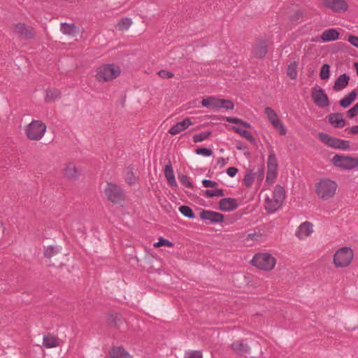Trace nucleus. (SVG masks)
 <instances>
[{
	"mask_svg": "<svg viewBox=\"0 0 358 358\" xmlns=\"http://www.w3.org/2000/svg\"><path fill=\"white\" fill-rule=\"evenodd\" d=\"M315 187L318 197L326 201L334 196L337 184L330 179L322 178L315 184Z\"/></svg>",
	"mask_w": 358,
	"mask_h": 358,
	"instance_id": "obj_1",
	"label": "nucleus"
},
{
	"mask_svg": "<svg viewBox=\"0 0 358 358\" xmlns=\"http://www.w3.org/2000/svg\"><path fill=\"white\" fill-rule=\"evenodd\" d=\"M354 257L352 250L348 247L339 248L334 255L333 262L338 268H345L349 266Z\"/></svg>",
	"mask_w": 358,
	"mask_h": 358,
	"instance_id": "obj_2",
	"label": "nucleus"
},
{
	"mask_svg": "<svg viewBox=\"0 0 358 358\" xmlns=\"http://www.w3.org/2000/svg\"><path fill=\"white\" fill-rule=\"evenodd\" d=\"M46 129V125L41 121L33 120L26 127L25 133L29 140L39 141L43 137Z\"/></svg>",
	"mask_w": 358,
	"mask_h": 358,
	"instance_id": "obj_3",
	"label": "nucleus"
},
{
	"mask_svg": "<svg viewBox=\"0 0 358 358\" xmlns=\"http://www.w3.org/2000/svg\"><path fill=\"white\" fill-rule=\"evenodd\" d=\"M253 266L264 271H271L275 265V259L268 253H259L254 256L251 261Z\"/></svg>",
	"mask_w": 358,
	"mask_h": 358,
	"instance_id": "obj_4",
	"label": "nucleus"
},
{
	"mask_svg": "<svg viewBox=\"0 0 358 358\" xmlns=\"http://www.w3.org/2000/svg\"><path fill=\"white\" fill-rule=\"evenodd\" d=\"M119 66L113 64H105L100 66L96 73V78L99 81H109L116 78L120 74Z\"/></svg>",
	"mask_w": 358,
	"mask_h": 358,
	"instance_id": "obj_5",
	"label": "nucleus"
},
{
	"mask_svg": "<svg viewBox=\"0 0 358 358\" xmlns=\"http://www.w3.org/2000/svg\"><path fill=\"white\" fill-rule=\"evenodd\" d=\"M332 162L334 166L346 170L358 167V157L336 155L332 158Z\"/></svg>",
	"mask_w": 358,
	"mask_h": 358,
	"instance_id": "obj_6",
	"label": "nucleus"
},
{
	"mask_svg": "<svg viewBox=\"0 0 358 358\" xmlns=\"http://www.w3.org/2000/svg\"><path fill=\"white\" fill-rule=\"evenodd\" d=\"M104 192L108 199L113 203H119L124 200V194L117 185L108 182Z\"/></svg>",
	"mask_w": 358,
	"mask_h": 358,
	"instance_id": "obj_7",
	"label": "nucleus"
},
{
	"mask_svg": "<svg viewBox=\"0 0 358 358\" xmlns=\"http://www.w3.org/2000/svg\"><path fill=\"white\" fill-rule=\"evenodd\" d=\"M14 31L15 34L27 40L34 38L36 35L35 30L32 27L22 22L15 24Z\"/></svg>",
	"mask_w": 358,
	"mask_h": 358,
	"instance_id": "obj_8",
	"label": "nucleus"
},
{
	"mask_svg": "<svg viewBox=\"0 0 358 358\" xmlns=\"http://www.w3.org/2000/svg\"><path fill=\"white\" fill-rule=\"evenodd\" d=\"M325 8L334 13H344L348 10L349 6L345 0H323Z\"/></svg>",
	"mask_w": 358,
	"mask_h": 358,
	"instance_id": "obj_9",
	"label": "nucleus"
},
{
	"mask_svg": "<svg viewBox=\"0 0 358 358\" xmlns=\"http://www.w3.org/2000/svg\"><path fill=\"white\" fill-rule=\"evenodd\" d=\"M265 114L266 115L268 120L271 123V124L277 129L279 130V132L281 135L286 134V129L282 124L280 122L276 113L270 107H266L265 108Z\"/></svg>",
	"mask_w": 358,
	"mask_h": 358,
	"instance_id": "obj_10",
	"label": "nucleus"
},
{
	"mask_svg": "<svg viewBox=\"0 0 358 358\" xmlns=\"http://www.w3.org/2000/svg\"><path fill=\"white\" fill-rule=\"evenodd\" d=\"M313 224L310 222L306 221L301 224L298 227L295 236L300 240H303L310 236L313 232Z\"/></svg>",
	"mask_w": 358,
	"mask_h": 358,
	"instance_id": "obj_11",
	"label": "nucleus"
},
{
	"mask_svg": "<svg viewBox=\"0 0 358 358\" xmlns=\"http://www.w3.org/2000/svg\"><path fill=\"white\" fill-rule=\"evenodd\" d=\"M200 217L203 220L209 221L210 223L222 222L224 217L222 213L207 210H202Z\"/></svg>",
	"mask_w": 358,
	"mask_h": 358,
	"instance_id": "obj_12",
	"label": "nucleus"
},
{
	"mask_svg": "<svg viewBox=\"0 0 358 358\" xmlns=\"http://www.w3.org/2000/svg\"><path fill=\"white\" fill-rule=\"evenodd\" d=\"M267 52L268 45L266 41H259L252 48V56L257 59L264 58Z\"/></svg>",
	"mask_w": 358,
	"mask_h": 358,
	"instance_id": "obj_13",
	"label": "nucleus"
},
{
	"mask_svg": "<svg viewBox=\"0 0 358 358\" xmlns=\"http://www.w3.org/2000/svg\"><path fill=\"white\" fill-rule=\"evenodd\" d=\"M64 176L69 180H76L80 176V171L73 163L69 162L63 169Z\"/></svg>",
	"mask_w": 358,
	"mask_h": 358,
	"instance_id": "obj_14",
	"label": "nucleus"
},
{
	"mask_svg": "<svg viewBox=\"0 0 358 358\" xmlns=\"http://www.w3.org/2000/svg\"><path fill=\"white\" fill-rule=\"evenodd\" d=\"M193 122L190 118L187 117L183 120L177 122L175 125H173L169 131V134L173 136L177 135L180 134L181 131L187 129L189 126L192 125Z\"/></svg>",
	"mask_w": 358,
	"mask_h": 358,
	"instance_id": "obj_15",
	"label": "nucleus"
},
{
	"mask_svg": "<svg viewBox=\"0 0 358 358\" xmlns=\"http://www.w3.org/2000/svg\"><path fill=\"white\" fill-rule=\"evenodd\" d=\"M238 208L237 200L234 198H224L219 201V208L222 211L229 212Z\"/></svg>",
	"mask_w": 358,
	"mask_h": 358,
	"instance_id": "obj_16",
	"label": "nucleus"
},
{
	"mask_svg": "<svg viewBox=\"0 0 358 358\" xmlns=\"http://www.w3.org/2000/svg\"><path fill=\"white\" fill-rule=\"evenodd\" d=\"M312 99L314 103L320 108L328 106L329 104L328 97L324 91H313Z\"/></svg>",
	"mask_w": 358,
	"mask_h": 358,
	"instance_id": "obj_17",
	"label": "nucleus"
},
{
	"mask_svg": "<svg viewBox=\"0 0 358 358\" xmlns=\"http://www.w3.org/2000/svg\"><path fill=\"white\" fill-rule=\"evenodd\" d=\"M231 348L234 352L238 355H246L250 352V347L247 343L242 341H234L231 345Z\"/></svg>",
	"mask_w": 358,
	"mask_h": 358,
	"instance_id": "obj_18",
	"label": "nucleus"
},
{
	"mask_svg": "<svg viewBox=\"0 0 358 358\" xmlns=\"http://www.w3.org/2000/svg\"><path fill=\"white\" fill-rule=\"evenodd\" d=\"M110 327L120 329L121 325L124 324V320L121 315L117 313H110L107 320Z\"/></svg>",
	"mask_w": 358,
	"mask_h": 358,
	"instance_id": "obj_19",
	"label": "nucleus"
},
{
	"mask_svg": "<svg viewBox=\"0 0 358 358\" xmlns=\"http://www.w3.org/2000/svg\"><path fill=\"white\" fill-rule=\"evenodd\" d=\"M318 137L322 142L328 146L338 149L339 138H334L323 132L319 133Z\"/></svg>",
	"mask_w": 358,
	"mask_h": 358,
	"instance_id": "obj_20",
	"label": "nucleus"
},
{
	"mask_svg": "<svg viewBox=\"0 0 358 358\" xmlns=\"http://www.w3.org/2000/svg\"><path fill=\"white\" fill-rule=\"evenodd\" d=\"M60 31L65 35L74 36L79 32L78 27L73 23H61Z\"/></svg>",
	"mask_w": 358,
	"mask_h": 358,
	"instance_id": "obj_21",
	"label": "nucleus"
},
{
	"mask_svg": "<svg viewBox=\"0 0 358 358\" xmlns=\"http://www.w3.org/2000/svg\"><path fill=\"white\" fill-rule=\"evenodd\" d=\"M338 37L339 32L333 28L324 30L320 36L322 42L336 41L338 38Z\"/></svg>",
	"mask_w": 358,
	"mask_h": 358,
	"instance_id": "obj_22",
	"label": "nucleus"
},
{
	"mask_svg": "<svg viewBox=\"0 0 358 358\" xmlns=\"http://www.w3.org/2000/svg\"><path fill=\"white\" fill-rule=\"evenodd\" d=\"M329 122L336 128H343L345 121L341 113H331L329 115Z\"/></svg>",
	"mask_w": 358,
	"mask_h": 358,
	"instance_id": "obj_23",
	"label": "nucleus"
},
{
	"mask_svg": "<svg viewBox=\"0 0 358 358\" xmlns=\"http://www.w3.org/2000/svg\"><path fill=\"white\" fill-rule=\"evenodd\" d=\"M164 175L167 180V182L170 185V186H177V182L175 179V176L171 161H169L168 164L165 166Z\"/></svg>",
	"mask_w": 358,
	"mask_h": 358,
	"instance_id": "obj_24",
	"label": "nucleus"
},
{
	"mask_svg": "<svg viewBox=\"0 0 358 358\" xmlns=\"http://www.w3.org/2000/svg\"><path fill=\"white\" fill-rule=\"evenodd\" d=\"M43 345L46 348H56L59 345L58 338L51 334L43 336Z\"/></svg>",
	"mask_w": 358,
	"mask_h": 358,
	"instance_id": "obj_25",
	"label": "nucleus"
},
{
	"mask_svg": "<svg viewBox=\"0 0 358 358\" xmlns=\"http://www.w3.org/2000/svg\"><path fill=\"white\" fill-rule=\"evenodd\" d=\"M350 81V77L346 73H343L338 76L335 81L333 90H342L347 87Z\"/></svg>",
	"mask_w": 358,
	"mask_h": 358,
	"instance_id": "obj_26",
	"label": "nucleus"
},
{
	"mask_svg": "<svg viewBox=\"0 0 358 358\" xmlns=\"http://www.w3.org/2000/svg\"><path fill=\"white\" fill-rule=\"evenodd\" d=\"M221 99H217L213 96H209L206 99H203L201 101V104L203 106L212 108V109H218L220 106Z\"/></svg>",
	"mask_w": 358,
	"mask_h": 358,
	"instance_id": "obj_27",
	"label": "nucleus"
},
{
	"mask_svg": "<svg viewBox=\"0 0 358 358\" xmlns=\"http://www.w3.org/2000/svg\"><path fill=\"white\" fill-rule=\"evenodd\" d=\"M282 203L278 202L275 199H269L267 198L266 199V206L265 208L269 213H274L277 209H278Z\"/></svg>",
	"mask_w": 358,
	"mask_h": 358,
	"instance_id": "obj_28",
	"label": "nucleus"
},
{
	"mask_svg": "<svg viewBox=\"0 0 358 358\" xmlns=\"http://www.w3.org/2000/svg\"><path fill=\"white\" fill-rule=\"evenodd\" d=\"M110 357L111 358H129V355L124 348L116 347L110 351Z\"/></svg>",
	"mask_w": 358,
	"mask_h": 358,
	"instance_id": "obj_29",
	"label": "nucleus"
},
{
	"mask_svg": "<svg viewBox=\"0 0 358 358\" xmlns=\"http://www.w3.org/2000/svg\"><path fill=\"white\" fill-rule=\"evenodd\" d=\"M357 94L358 93L356 91H351L348 95L345 96L340 101V105L343 108L348 107L355 99Z\"/></svg>",
	"mask_w": 358,
	"mask_h": 358,
	"instance_id": "obj_30",
	"label": "nucleus"
},
{
	"mask_svg": "<svg viewBox=\"0 0 358 358\" xmlns=\"http://www.w3.org/2000/svg\"><path fill=\"white\" fill-rule=\"evenodd\" d=\"M273 194V198L276 201H278V202L282 203L285 198V192L284 188L278 185L275 187Z\"/></svg>",
	"mask_w": 358,
	"mask_h": 358,
	"instance_id": "obj_31",
	"label": "nucleus"
},
{
	"mask_svg": "<svg viewBox=\"0 0 358 358\" xmlns=\"http://www.w3.org/2000/svg\"><path fill=\"white\" fill-rule=\"evenodd\" d=\"M267 169H278V160L273 151L271 152L268 155L267 162Z\"/></svg>",
	"mask_w": 358,
	"mask_h": 358,
	"instance_id": "obj_32",
	"label": "nucleus"
},
{
	"mask_svg": "<svg viewBox=\"0 0 358 358\" xmlns=\"http://www.w3.org/2000/svg\"><path fill=\"white\" fill-rule=\"evenodd\" d=\"M232 129L239 134L241 136H243V138H245V139H247L248 141H249L250 142H254L255 141V138L253 137V136L252 135V134L245 130V129H241L238 127H232Z\"/></svg>",
	"mask_w": 358,
	"mask_h": 358,
	"instance_id": "obj_33",
	"label": "nucleus"
},
{
	"mask_svg": "<svg viewBox=\"0 0 358 358\" xmlns=\"http://www.w3.org/2000/svg\"><path fill=\"white\" fill-rule=\"evenodd\" d=\"M211 134V131H205L199 134H194L192 137V139L195 143H200L208 138Z\"/></svg>",
	"mask_w": 358,
	"mask_h": 358,
	"instance_id": "obj_34",
	"label": "nucleus"
},
{
	"mask_svg": "<svg viewBox=\"0 0 358 358\" xmlns=\"http://www.w3.org/2000/svg\"><path fill=\"white\" fill-rule=\"evenodd\" d=\"M132 24V21L131 18L124 17L122 18L117 23L116 28L118 30L125 31L127 30L131 24Z\"/></svg>",
	"mask_w": 358,
	"mask_h": 358,
	"instance_id": "obj_35",
	"label": "nucleus"
},
{
	"mask_svg": "<svg viewBox=\"0 0 358 358\" xmlns=\"http://www.w3.org/2000/svg\"><path fill=\"white\" fill-rule=\"evenodd\" d=\"M60 249L58 247H54L52 245L48 246L44 250V255L45 257L50 259L52 257L58 254Z\"/></svg>",
	"mask_w": 358,
	"mask_h": 358,
	"instance_id": "obj_36",
	"label": "nucleus"
},
{
	"mask_svg": "<svg viewBox=\"0 0 358 358\" xmlns=\"http://www.w3.org/2000/svg\"><path fill=\"white\" fill-rule=\"evenodd\" d=\"M287 73L291 79H295L297 76V64L294 62H291L287 70Z\"/></svg>",
	"mask_w": 358,
	"mask_h": 358,
	"instance_id": "obj_37",
	"label": "nucleus"
},
{
	"mask_svg": "<svg viewBox=\"0 0 358 358\" xmlns=\"http://www.w3.org/2000/svg\"><path fill=\"white\" fill-rule=\"evenodd\" d=\"M60 98L59 91H46L45 102H52Z\"/></svg>",
	"mask_w": 358,
	"mask_h": 358,
	"instance_id": "obj_38",
	"label": "nucleus"
},
{
	"mask_svg": "<svg viewBox=\"0 0 358 358\" xmlns=\"http://www.w3.org/2000/svg\"><path fill=\"white\" fill-rule=\"evenodd\" d=\"M179 211L186 217L193 219L195 215L192 209L187 206H181L179 207Z\"/></svg>",
	"mask_w": 358,
	"mask_h": 358,
	"instance_id": "obj_39",
	"label": "nucleus"
},
{
	"mask_svg": "<svg viewBox=\"0 0 358 358\" xmlns=\"http://www.w3.org/2000/svg\"><path fill=\"white\" fill-rule=\"evenodd\" d=\"M226 120H227V122H230V123L239 124L245 128L251 127V125L250 123H248L241 119H239L238 117H226Z\"/></svg>",
	"mask_w": 358,
	"mask_h": 358,
	"instance_id": "obj_40",
	"label": "nucleus"
},
{
	"mask_svg": "<svg viewBox=\"0 0 358 358\" xmlns=\"http://www.w3.org/2000/svg\"><path fill=\"white\" fill-rule=\"evenodd\" d=\"M204 195L207 197H214V196H222L224 195V190L222 189H206L204 192Z\"/></svg>",
	"mask_w": 358,
	"mask_h": 358,
	"instance_id": "obj_41",
	"label": "nucleus"
},
{
	"mask_svg": "<svg viewBox=\"0 0 358 358\" xmlns=\"http://www.w3.org/2000/svg\"><path fill=\"white\" fill-rule=\"evenodd\" d=\"M330 74V66L327 64H324L322 66L320 76L322 80L327 79L329 77Z\"/></svg>",
	"mask_w": 358,
	"mask_h": 358,
	"instance_id": "obj_42",
	"label": "nucleus"
},
{
	"mask_svg": "<svg viewBox=\"0 0 358 358\" xmlns=\"http://www.w3.org/2000/svg\"><path fill=\"white\" fill-rule=\"evenodd\" d=\"M254 178V173L252 171L247 172L243 178L244 185L248 187H250L253 183Z\"/></svg>",
	"mask_w": 358,
	"mask_h": 358,
	"instance_id": "obj_43",
	"label": "nucleus"
},
{
	"mask_svg": "<svg viewBox=\"0 0 358 358\" xmlns=\"http://www.w3.org/2000/svg\"><path fill=\"white\" fill-rule=\"evenodd\" d=\"M277 177V170L267 169L266 182L269 184L274 182Z\"/></svg>",
	"mask_w": 358,
	"mask_h": 358,
	"instance_id": "obj_44",
	"label": "nucleus"
},
{
	"mask_svg": "<svg viewBox=\"0 0 358 358\" xmlns=\"http://www.w3.org/2000/svg\"><path fill=\"white\" fill-rule=\"evenodd\" d=\"M195 152L199 155H203L205 157H210L213 154V151L210 149L206 148H199L195 150Z\"/></svg>",
	"mask_w": 358,
	"mask_h": 358,
	"instance_id": "obj_45",
	"label": "nucleus"
},
{
	"mask_svg": "<svg viewBox=\"0 0 358 358\" xmlns=\"http://www.w3.org/2000/svg\"><path fill=\"white\" fill-rule=\"evenodd\" d=\"M160 246L171 247V246H173V243L167 239H165L164 238H160L159 239L158 242L154 243V247L159 248Z\"/></svg>",
	"mask_w": 358,
	"mask_h": 358,
	"instance_id": "obj_46",
	"label": "nucleus"
},
{
	"mask_svg": "<svg viewBox=\"0 0 358 358\" xmlns=\"http://www.w3.org/2000/svg\"><path fill=\"white\" fill-rule=\"evenodd\" d=\"M234 103L228 99H222L220 101L219 108L233 109Z\"/></svg>",
	"mask_w": 358,
	"mask_h": 358,
	"instance_id": "obj_47",
	"label": "nucleus"
},
{
	"mask_svg": "<svg viewBox=\"0 0 358 358\" xmlns=\"http://www.w3.org/2000/svg\"><path fill=\"white\" fill-rule=\"evenodd\" d=\"M358 114V103L355 104L353 107H352L348 112L347 116L349 118H353L355 115Z\"/></svg>",
	"mask_w": 358,
	"mask_h": 358,
	"instance_id": "obj_48",
	"label": "nucleus"
},
{
	"mask_svg": "<svg viewBox=\"0 0 358 358\" xmlns=\"http://www.w3.org/2000/svg\"><path fill=\"white\" fill-rule=\"evenodd\" d=\"M201 183L205 187H216L218 186V184L215 181H213L210 180L203 179L201 181Z\"/></svg>",
	"mask_w": 358,
	"mask_h": 358,
	"instance_id": "obj_49",
	"label": "nucleus"
},
{
	"mask_svg": "<svg viewBox=\"0 0 358 358\" xmlns=\"http://www.w3.org/2000/svg\"><path fill=\"white\" fill-rule=\"evenodd\" d=\"M157 74L162 78H171L174 76L172 72L166 70H160Z\"/></svg>",
	"mask_w": 358,
	"mask_h": 358,
	"instance_id": "obj_50",
	"label": "nucleus"
},
{
	"mask_svg": "<svg viewBox=\"0 0 358 358\" xmlns=\"http://www.w3.org/2000/svg\"><path fill=\"white\" fill-rule=\"evenodd\" d=\"M350 148V142L348 141L339 139L338 149L348 150Z\"/></svg>",
	"mask_w": 358,
	"mask_h": 358,
	"instance_id": "obj_51",
	"label": "nucleus"
},
{
	"mask_svg": "<svg viewBox=\"0 0 358 358\" xmlns=\"http://www.w3.org/2000/svg\"><path fill=\"white\" fill-rule=\"evenodd\" d=\"M262 234L260 231L251 233L248 235L246 240L258 241L262 237Z\"/></svg>",
	"mask_w": 358,
	"mask_h": 358,
	"instance_id": "obj_52",
	"label": "nucleus"
},
{
	"mask_svg": "<svg viewBox=\"0 0 358 358\" xmlns=\"http://www.w3.org/2000/svg\"><path fill=\"white\" fill-rule=\"evenodd\" d=\"M303 17V12L300 10H296L294 13L290 16L291 21H296Z\"/></svg>",
	"mask_w": 358,
	"mask_h": 358,
	"instance_id": "obj_53",
	"label": "nucleus"
},
{
	"mask_svg": "<svg viewBox=\"0 0 358 358\" xmlns=\"http://www.w3.org/2000/svg\"><path fill=\"white\" fill-rule=\"evenodd\" d=\"M348 41L355 47L358 48V37L353 35L348 36Z\"/></svg>",
	"mask_w": 358,
	"mask_h": 358,
	"instance_id": "obj_54",
	"label": "nucleus"
},
{
	"mask_svg": "<svg viewBox=\"0 0 358 358\" xmlns=\"http://www.w3.org/2000/svg\"><path fill=\"white\" fill-rule=\"evenodd\" d=\"M180 182L184 184L187 187H192V182L188 180V177L187 176L183 175L180 178Z\"/></svg>",
	"mask_w": 358,
	"mask_h": 358,
	"instance_id": "obj_55",
	"label": "nucleus"
},
{
	"mask_svg": "<svg viewBox=\"0 0 358 358\" xmlns=\"http://www.w3.org/2000/svg\"><path fill=\"white\" fill-rule=\"evenodd\" d=\"M238 173V169L236 168V167H229L227 169V173L230 176V177H234L236 173Z\"/></svg>",
	"mask_w": 358,
	"mask_h": 358,
	"instance_id": "obj_56",
	"label": "nucleus"
},
{
	"mask_svg": "<svg viewBox=\"0 0 358 358\" xmlns=\"http://www.w3.org/2000/svg\"><path fill=\"white\" fill-rule=\"evenodd\" d=\"M256 175H257V180H259V181H262L263 180V178H264V168L263 167H260L258 169Z\"/></svg>",
	"mask_w": 358,
	"mask_h": 358,
	"instance_id": "obj_57",
	"label": "nucleus"
},
{
	"mask_svg": "<svg viewBox=\"0 0 358 358\" xmlns=\"http://www.w3.org/2000/svg\"><path fill=\"white\" fill-rule=\"evenodd\" d=\"M185 358H202V355L200 351L192 352L189 355Z\"/></svg>",
	"mask_w": 358,
	"mask_h": 358,
	"instance_id": "obj_58",
	"label": "nucleus"
},
{
	"mask_svg": "<svg viewBox=\"0 0 358 358\" xmlns=\"http://www.w3.org/2000/svg\"><path fill=\"white\" fill-rule=\"evenodd\" d=\"M345 130L349 131V133H350V134H358V125L353 126L350 128H348Z\"/></svg>",
	"mask_w": 358,
	"mask_h": 358,
	"instance_id": "obj_59",
	"label": "nucleus"
},
{
	"mask_svg": "<svg viewBox=\"0 0 358 358\" xmlns=\"http://www.w3.org/2000/svg\"><path fill=\"white\" fill-rule=\"evenodd\" d=\"M131 176L129 178H127V181L129 184H131L134 182V177L132 174V173H130Z\"/></svg>",
	"mask_w": 358,
	"mask_h": 358,
	"instance_id": "obj_60",
	"label": "nucleus"
},
{
	"mask_svg": "<svg viewBox=\"0 0 358 358\" xmlns=\"http://www.w3.org/2000/svg\"><path fill=\"white\" fill-rule=\"evenodd\" d=\"M355 69H356V71H357V73L358 75V62L355 63Z\"/></svg>",
	"mask_w": 358,
	"mask_h": 358,
	"instance_id": "obj_61",
	"label": "nucleus"
},
{
	"mask_svg": "<svg viewBox=\"0 0 358 358\" xmlns=\"http://www.w3.org/2000/svg\"><path fill=\"white\" fill-rule=\"evenodd\" d=\"M236 148H237L238 150H243V149H244V148H243V147H242V146H236Z\"/></svg>",
	"mask_w": 358,
	"mask_h": 358,
	"instance_id": "obj_62",
	"label": "nucleus"
},
{
	"mask_svg": "<svg viewBox=\"0 0 358 358\" xmlns=\"http://www.w3.org/2000/svg\"><path fill=\"white\" fill-rule=\"evenodd\" d=\"M311 41L312 42H316V41H317V38H312Z\"/></svg>",
	"mask_w": 358,
	"mask_h": 358,
	"instance_id": "obj_63",
	"label": "nucleus"
},
{
	"mask_svg": "<svg viewBox=\"0 0 358 358\" xmlns=\"http://www.w3.org/2000/svg\"><path fill=\"white\" fill-rule=\"evenodd\" d=\"M220 162H222V161H224V159L223 158H220V159H219L218 162H220Z\"/></svg>",
	"mask_w": 358,
	"mask_h": 358,
	"instance_id": "obj_64",
	"label": "nucleus"
}]
</instances>
